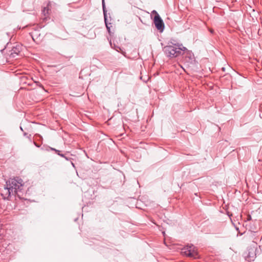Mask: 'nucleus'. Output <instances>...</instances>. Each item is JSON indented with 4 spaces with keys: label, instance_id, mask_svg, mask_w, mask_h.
Masks as SVG:
<instances>
[{
    "label": "nucleus",
    "instance_id": "obj_1",
    "mask_svg": "<svg viewBox=\"0 0 262 262\" xmlns=\"http://www.w3.org/2000/svg\"><path fill=\"white\" fill-rule=\"evenodd\" d=\"M24 187L23 180L19 178H10L6 181L2 195L4 199L9 200L14 196L20 199L22 195V190Z\"/></svg>",
    "mask_w": 262,
    "mask_h": 262
},
{
    "label": "nucleus",
    "instance_id": "obj_2",
    "mask_svg": "<svg viewBox=\"0 0 262 262\" xmlns=\"http://www.w3.org/2000/svg\"><path fill=\"white\" fill-rule=\"evenodd\" d=\"M186 50V48L182 43L169 42L168 45L165 46L163 51L167 57L169 58H177L182 55L183 51Z\"/></svg>",
    "mask_w": 262,
    "mask_h": 262
},
{
    "label": "nucleus",
    "instance_id": "obj_3",
    "mask_svg": "<svg viewBox=\"0 0 262 262\" xmlns=\"http://www.w3.org/2000/svg\"><path fill=\"white\" fill-rule=\"evenodd\" d=\"M181 253L184 255L196 259L198 253L196 248L192 244L187 245L181 249Z\"/></svg>",
    "mask_w": 262,
    "mask_h": 262
},
{
    "label": "nucleus",
    "instance_id": "obj_4",
    "mask_svg": "<svg viewBox=\"0 0 262 262\" xmlns=\"http://www.w3.org/2000/svg\"><path fill=\"white\" fill-rule=\"evenodd\" d=\"M154 11L155 12V15L154 17V23L155 27L158 30H159L160 32H162L164 29V24L159 14L156 11Z\"/></svg>",
    "mask_w": 262,
    "mask_h": 262
},
{
    "label": "nucleus",
    "instance_id": "obj_5",
    "mask_svg": "<svg viewBox=\"0 0 262 262\" xmlns=\"http://www.w3.org/2000/svg\"><path fill=\"white\" fill-rule=\"evenodd\" d=\"M256 250L257 248L255 247H249L247 250L248 253L245 256L246 260L249 262L254 261L256 256Z\"/></svg>",
    "mask_w": 262,
    "mask_h": 262
},
{
    "label": "nucleus",
    "instance_id": "obj_6",
    "mask_svg": "<svg viewBox=\"0 0 262 262\" xmlns=\"http://www.w3.org/2000/svg\"><path fill=\"white\" fill-rule=\"evenodd\" d=\"M102 9H103V12L104 15V22L105 24L107 29V30L108 32V33L111 35V33H113L111 31V28L112 26L111 23H108L107 17V11L105 8V4L104 0H102Z\"/></svg>",
    "mask_w": 262,
    "mask_h": 262
},
{
    "label": "nucleus",
    "instance_id": "obj_7",
    "mask_svg": "<svg viewBox=\"0 0 262 262\" xmlns=\"http://www.w3.org/2000/svg\"><path fill=\"white\" fill-rule=\"evenodd\" d=\"M185 56V60L187 62L192 63L194 59L193 53L186 49V50L183 52L182 55Z\"/></svg>",
    "mask_w": 262,
    "mask_h": 262
},
{
    "label": "nucleus",
    "instance_id": "obj_8",
    "mask_svg": "<svg viewBox=\"0 0 262 262\" xmlns=\"http://www.w3.org/2000/svg\"><path fill=\"white\" fill-rule=\"evenodd\" d=\"M21 48L22 46L20 45H16L15 46H13L11 51V56L12 57H15V56L18 55L20 52Z\"/></svg>",
    "mask_w": 262,
    "mask_h": 262
},
{
    "label": "nucleus",
    "instance_id": "obj_9",
    "mask_svg": "<svg viewBox=\"0 0 262 262\" xmlns=\"http://www.w3.org/2000/svg\"><path fill=\"white\" fill-rule=\"evenodd\" d=\"M49 8L48 6L45 7L42 10V14L44 15V18H43V20H46L47 19V17L49 14Z\"/></svg>",
    "mask_w": 262,
    "mask_h": 262
},
{
    "label": "nucleus",
    "instance_id": "obj_10",
    "mask_svg": "<svg viewBox=\"0 0 262 262\" xmlns=\"http://www.w3.org/2000/svg\"><path fill=\"white\" fill-rule=\"evenodd\" d=\"M67 154H61V155H60V156L61 157H63L67 161H69L71 160V158H68L67 156H66Z\"/></svg>",
    "mask_w": 262,
    "mask_h": 262
},
{
    "label": "nucleus",
    "instance_id": "obj_11",
    "mask_svg": "<svg viewBox=\"0 0 262 262\" xmlns=\"http://www.w3.org/2000/svg\"><path fill=\"white\" fill-rule=\"evenodd\" d=\"M24 136H26L27 138L29 139V140L31 141V135H28V134L26 133H24Z\"/></svg>",
    "mask_w": 262,
    "mask_h": 262
},
{
    "label": "nucleus",
    "instance_id": "obj_12",
    "mask_svg": "<svg viewBox=\"0 0 262 262\" xmlns=\"http://www.w3.org/2000/svg\"><path fill=\"white\" fill-rule=\"evenodd\" d=\"M58 155H59L60 156V155H61L62 154L60 153V151L58 150V149H56L55 151Z\"/></svg>",
    "mask_w": 262,
    "mask_h": 262
},
{
    "label": "nucleus",
    "instance_id": "obj_13",
    "mask_svg": "<svg viewBox=\"0 0 262 262\" xmlns=\"http://www.w3.org/2000/svg\"><path fill=\"white\" fill-rule=\"evenodd\" d=\"M49 148H50V150H52V151H55L56 149L55 148H53V147H49Z\"/></svg>",
    "mask_w": 262,
    "mask_h": 262
},
{
    "label": "nucleus",
    "instance_id": "obj_14",
    "mask_svg": "<svg viewBox=\"0 0 262 262\" xmlns=\"http://www.w3.org/2000/svg\"><path fill=\"white\" fill-rule=\"evenodd\" d=\"M30 34H31V36H32V39L34 40V37H33V35H34V32L30 33Z\"/></svg>",
    "mask_w": 262,
    "mask_h": 262
},
{
    "label": "nucleus",
    "instance_id": "obj_15",
    "mask_svg": "<svg viewBox=\"0 0 262 262\" xmlns=\"http://www.w3.org/2000/svg\"><path fill=\"white\" fill-rule=\"evenodd\" d=\"M34 145H35L36 147H39V145H38L36 143H35V142H34Z\"/></svg>",
    "mask_w": 262,
    "mask_h": 262
},
{
    "label": "nucleus",
    "instance_id": "obj_16",
    "mask_svg": "<svg viewBox=\"0 0 262 262\" xmlns=\"http://www.w3.org/2000/svg\"><path fill=\"white\" fill-rule=\"evenodd\" d=\"M71 164L73 167H75V165L72 162H71Z\"/></svg>",
    "mask_w": 262,
    "mask_h": 262
},
{
    "label": "nucleus",
    "instance_id": "obj_17",
    "mask_svg": "<svg viewBox=\"0 0 262 262\" xmlns=\"http://www.w3.org/2000/svg\"><path fill=\"white\" fill-rule=\"evenodd\" d=\"M222 70H223V71H225V68H222Z\"/></svg>",
    "mask_w": 262,
    "mask_h": 262
},
{
    "label": "nucleus",
    "instance_id": "obj_18",
    "mask_svg": "<svg viewBox=\"0 0 262 262\" xmlns=\"http://www.w3.org/2000/svg\"><path fill=\"white\" fill-rule=\"evenodd\" d=\"M154 11H155V10L152 11V12L153 13H155V12Z\"/></svg>",
    "mask_w": 262,
    "mask_h": 262
},
{
    "label": "nucleus",
    "instance_id": "obj_19",
    "mask_svg": "<svg viewBox=\"0 0 262 262\" xmlns=\"http://www.w3.org/2000/svg\"><path fill=\"white\" fill-rule=\"evenodd\" d=\"M20 128L21 130H23V128L21 127H20Z\"/></svg>",
    "mask_w": 262,
    "mask_h": 262
}]
</instances>
